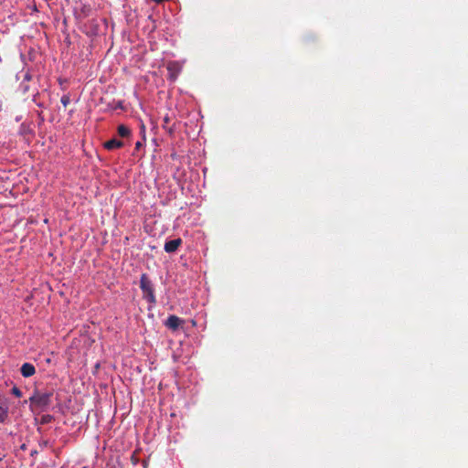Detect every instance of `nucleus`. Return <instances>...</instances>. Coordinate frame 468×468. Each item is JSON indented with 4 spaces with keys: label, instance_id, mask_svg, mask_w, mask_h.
<instances>
[{
    "label": "nucleus",
    "instance_id": "1a4fd4ad",
    "mask_svg": "<svg viewBox=\"0 0 468 468\" xmlns=\"http://www.w3.org/2000/svg\"><path fill=\"white\" fill-rule=\"evenodd\" d=\"M60 101H61V103L63 104V106L67 107L69 104V102H70V98H69V95H63L61 97Z\"/></svg>",
    "mask_w": 468,
    "mask_h": 468
},
{
    "label": "nucleus",
    "instance_id": "f8f14e48",
    "mask_svg": "<svg viewBox=\"0 0 468 468\" xmlns=\"http://www.w3.org/2000/svg\"><path fill=\"white\" fill-rule=\"evenodd\" d=\"M118 145H119V148H121L124 145V143H122L121 140H119Z\"/></svg>",
    "mask_w": 468,
    "mask_h": 468
},
{
    "label": "nucleus",
    "instance_id": "ddd939ff",
    "mask_svg": "<svg viewBox=\"0 0 468 468\" xmlns=\"http://www.w3.org/2000/svg\"><path fill=\"white\" fill-rule=\"evenodd\" d=\"M164 122L165 123H168L169 122V117L168 116H165V119H164Z\"/></svg>",
    "mask_w": 468,
    "mask_h": 468
},
{
    "label": "nucleus",
    "instance_id": "423d86ee",
    "mask_svg": "<svg viewBox=\"0 0 468 468\" xmlns=\"http://www.w3.org/2000/svg\"><path fill=\"white\" fill-rule=\"evenodd\" d=\"M130 134L131 130L127 126L123 124H119V137L125 139L128 138Z\"/></svg>",
    "mask_w": 468,
    "mask_h": 468
},
{
    "label": "nucleus",
    "instance_id": "7ed1b4c3",
    "mask_svg": "<svg viewBox=\"0 0 468 468\" xmlns=\"http://www.w3.org/2000/svg\"><path fill=\"white\" fill-rule=\"evenodd\" d=\"M182 324L183 320L174 314L170 315L165 323V326L173 331L177 330Z\"/></svg>",
    "mask_w": 468,
    "mask_h": 468
},
{
    "label": "nucleus",
    "instance_id": "f03ea898",
    "mask_svg": "<svg viewBox=\"0 0 468 468\" xmlns=\"http://www.w3.org/2000/svg\"><path fill=\"white\" fill-rule=\"evenodd\" d=\"M51 395L48 393H37L30 398L32 407L43 410L50 404Z\"/></svg>",
    "mask_w": 468,
    "mask_h": 468
},
{
    "label": "nucleus",
    "instance_id": "6e6552de",
    "mask_svg": "<svg viewBox=\"0 0 468 468\" xmlns=\"http://www.w3.org/2000/svg\"><path fill=\"white\" fill-rule=\"evenodd\" d=\"M103 145H104L105 149L112 150L117 147V139L112 138V139L109 140L108 142H105Z\"/></svg>",
    "mask_w": 468,
    "mask_h": 468
},
{
    "label": "nucleus",
    "instance_id": "39448f33",
    "mask_svg": "<svg viewBox=\"0 0 468 468\" xmlns=\"http://www.w3.org/2000/svg\"><path fill=\"white\" fill-rule=\"evenodd\" d=\"M21 374L25 378L32 377L36 373L35 367L30 363H25L20 368Z\"/></svg>",
    "mask_w": 468,
    "mask_h": 468
},
{
    "label": "nucleus",
    "instance_id": "0eeeda50",
    "mask_svg": "<svg viewBox=\"0 0 468 468\" xmlns=\"http://www.w3.org/2000/svg\"><path fill=\"white\" fill-rule=\"evenodd\" d=\"M8 418V408L0 406V423H4Z\"/></svg>",
    "mask_w": 468,
    "mask_h": 468
},
{
    "label": "nucleus",
    "instance_id": "f257e3e1",
    "mask_svg": "<svg viewBox=\"0 0 468 468\" xmlns=\"http://www.w3.org/2000/svg\"><path fill=\"white\" fill-rule=\"evenodd\" d=\"M140 288L144 298L151 304H155L154 288L152 281L147 274L143 273L140 278Z\"/></svg>",
    "mask_w": 468,
    "mask_h": 468
},
{
    "label": "nucleus",
    "instance_id": "9d476101",
    "mask_svg": "<svg viewBox=\"0 0 468 468\" xmlns=\"http://www.w3.org/2000/svg\"><path fill=\"white\" fill-rule=\"evenodd\" d=\"M12 394H14L17 398H20L22 396V392L17 387H14L12 388Z\"/></svg>",
    "mask_w": 468,
    "mask_h": 468
},
{
    "label": "nucleus",
    "instance_id": "9b49d317",
    "mask_svg": "<svg viewBox=\"0 0 468 468\" xmlns=\"http://www.w3.org/2000/svg\"><path fill=\"white\" fill-rule=\"evenodd\" d=\"M142 146V143L141 142H136L135 144V148L138 150L140 147Z\"/></svg>",
    "mask_w": 468,
    "mask_h": 468
},
{
    "label": "nucleus",
    "instance_id": "20e7f679",
    "mask_svg": "<svg viewBox=\"0 0 468 468\" xmlns=\"http://www.w3.org/2000/svg\"><path fill=\"white\" fill-rule=\"evenodd\" d=\"M182 245V239L180 238L168 240L165 243V250L167 253L175 252L178 250V248Z\"/></svg>",
    "mask_w": 468,
    "mask_h": 468
}]
</instances>
